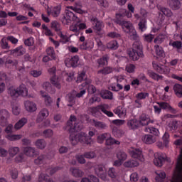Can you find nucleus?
<instances>
[{
	"label": "nucleus",
	"mask_w": 182,
	"mask_h": 182,
	"mask_svg": "<svg viewBox=\"0 0 182 182\" xmlns=\"http://www.w3.org/2000/svg\"><path fill=\"white\" fill-rule=\"evenodd\" d=\"M127 54L130 59L134 61L139 60L140 58H144V54H143V45L141 44V42L135 41L132 48L128 50Z\"/></svg>",
	"instance_id": "1"
},
{
	"label": "nucleus",
	"mask_w": 182,
	"mask_h": 182,
	"mask_svg": "<svg viewBox=\"0 0 182 182\" xmlns=\"http://www.w3.org/2000/svg\"><path fill=\"white\" fill-rule=\"evenodd\" d=\"M70 141L73 146H76L77 143H82V144H92V139L87 136L85 132L78 134L71 133L70 134Z\"/></svg>",
	"instance_id": "2"
},
{
	"label": "nucleus",
	"mask_w": 182,
	"mask_h": 182,
	"mask_svg": "<svg viewBox=\"0 0 182 182\" xmlns=\"http://www.w3.org/2000/svg\"><path fill=\"white\" fill-rule=\"evenodd\" d=\"M82 129H83V124L82 122L77 120L76 117L70 116V120L67 122L66 130L70 132V134H72V133L80 132Z\"/></svg>",
	"instance_id": "3"
},
{
	"label": "nucleus",
	"mask_w": 182,
	"mask_h": 182,
	"mask_svg": "<svg viewBox=\"0 0 182 182\" xmlns=\"http://www.w3.org/2000/svg\"><path fill=\"white\" fill-rule=\"evenodd\" d=\"M173 144L178 146L181 149V154L177 160L176 168L173 173V176L182 178V138L176 139Z\"/></svg>",
	"instance_id": "4"
},
{
	"label": "nucleus",
	"mask_w": 182,
	"mask_h": 182,
	"mask_svg": "<svg viewBox=\"0 0 182 182\" xmlns=\"http://www.w3.org/2000/svg\"><path fill=\"white\" fill-rule=\"evenodd\" d=\"M107 105H98L97 107H91L90 109V112L93 116H95L96 114H99L100 113V111L102 112L106 116L108 117H113L114 114L111 111L107 110Z\"/></svg>",
	"instance_id": "5"
},
{
	"label": "nucleus",
	"mask_w": 182,
	"mask_h": 182,
	"mask_svg": "<svg viewBox=\"0 0 182 182\" xmlns=\"http://www.w3.org/2000/svg\"><path fill=\"white\" fill-rule=\"evenodd\" d=\"M129 153L132 159H135L141 163H144V155H143V151H141V149L137 148H131L129 149Z\"/></svg>",
	"instance_id": "6"
},
{
	"label": "nucleus",
	"mask_w": 182,
	"mask_h": 182,
	"mask_svg": "<svg viewBox=\"0 0 182 182\" xmlns=\"http://www.w3.org/2000/svg\"><path fill=\"white\" fill-rule=\"evenodd\" d=\"M72 21L74 22H79V18H77V16L73 14V12L67 10L65 15L62 18V23L64 25H69Z\"/></svg>",
	"instance_id": "7"
},
{
	"label": "nucleus",
	"mask_w": 182,
	"mask_h": 182,
	"mask_svg": "<svg viewBox=\"0 0 182 182\" xmlns=\"http://www.w3.org/2000/svg\"><path fill=\"white\" fill-rule=\"evenodd\" d=\"M124 80V77L122 75L115 76L111 78V82H116L117 87L114 85H112L109 87V90H112L113 92H119V90H122L123 89V85H122V82Z\"/></svg>",
	"instance_id": "8"
},
{
	"label": "nucleus",
	"mask_w": 182,
	"mask_h": 182,
	"mask_svg": "<svg viewBox=\"0 0 182 182\" xmlns=\"http://www.w3.org/2000/svg\"><path fill=\"white\" fill-rule=\"evenodd\" d=\"M166 159H167L166 154L157 153L155 154L154 164H155L156 167H161V166H163V163L166 161Z\"/></svg>",
	"instance_id": "9"
},
{
	"label": "nucleus",
	"mask_w": 182,
	"mask_h": 182,
	"mask_svg": "<svg viewBox=\"0 0 182 182\" xmlns=\"http://www.w3.org/2000/svg\"><path fill=\"white\" fill-rule=\"evenodd\" d=\"M95 174L98 176L102 180H106L107 176V171L103 165H97L95 166Z\"/></svg>",
	"instance_id": "10"
},
{
	"label": "nucleus",
	"mask_w": 182,
	"mask_h": 182,
	"mask_svg": "<svg viewBox=\"0 0 182 182\" xmlns=\"http://www.w3.org/2000/svg\"><path fill=\"white\" fill-rule=\"evenodd\" d=\"M62 11V6L58 4L55 6H53L48 9V15H50L53 18H58L60 15V11Z\"/></svg>",
	"instance_id": "11"
},
{
	"label": "nucleus",
	"mask_w": 182,
	"mask_h": 182,
	"mask_svg": "<svg viewBox=\"0 0 182 182\" xmlns=\"http://www.w3.org/2000/svg\"><path fill=\"white\" fill-rule=\"evenodd\" d=\"M154 69L159 72V73H164V75H168L170 73V68L167 66L159 65V63L154 62L152 63Z\"/></svg>",
	"instance_id": "12"
},
{
	"label": "nucleus",
	"mask_w": 182,
	"mask_h": 182,
	"mask_svg": "<svg viewBox=\"0 0 182 182\" xmlns=\"http://www.w3.org/2000/svg\"><path fill=\"white\" fill-rule=\"evenodd\" d=\"M93 26V29L94 31H96V32H100V31H102V29H103L105 28V23H103V22L97 20V18L95 17H92L90 19Z\"/></svg>",
	"instance_id": "13"
},
{
	"label": "nucleus",
	"mask_w": 182,
	"mask_h": 182,
	"mask_svg": "<svg viewBox=\"0 0 182 182\" xmlns=\"http://www.w3.org/2000/svg\"><path fill=\"white\" fill-rule=\"evenodd\" d=\"M117 23L122 26V29L125 32H129L132 28L133 24L130 21H121L120 18H117Z\"/></svg>",
	"instance_id": "14"
},
{
	"label": "nucleus",
	"mask_w": 182,
	"mask_h": 182,
	"mask_svg": "<svg viewBox=\"0 0 182 182\" xmlns=\"http://www.w3.org/2000/svg\"><path fill=\"white\" fill-rule=\"evenodd\" d=\"M65 63L67 68H70L71 66H73V68H76V66L79 65V57L75 55L71 58H68L65 60Z\"/></svg>",
	"instance_id": "15"
},
{
	"label": "nucleus",
	"mask_w": 182,
	"mask_h": 182,
	"mask_svg": "<svg viewBox=\"0 0 182 182\" xmlns=\"http://www.w3.org/2000/svg\"><path fill=\"white\" fill-rule=\"evenodd\" d=\"M8 117H9V112L6 109L0 110V124L1 126H6L8 123Z\"/></svg>",
	"instance_id": "16"
},
{
	"label": "nucleus",
	"mask_w": 182,
	"mask_h": 182,
	"mask_svg": "<svg viewBox=\"0 0 182 182\" xmlns=\"http://www.w3.org/2000/svg\"><path fill=\"white\" fill-rule=\"evenodd\" d=\"M24 107L27 112L29 113H33V112H36L38 110V107H36V103L32 101H26L24 102Z\"/></svg>",
	"instance_id": "17"
},
{
	"label": "nucleus",
	"mask_w": 182,
	"mask_h": 182,
	"mask_svg": "<svg viewBox=\"0 0 182 182\" xmlns=\"http://www.w3.org/2000/svg\"><path fill=\"white\" fill-rule=\"evenodd\" d=\"M23 153L28 157H35L36 156V149L32 146H26L23 148Z\"/></svg>",
	"instance_id": "18"
},
{
	"label": "nucleus",
	"mask_w": 182,
	"mask_h": 182,
	"mask_svg": "<svg viewBox=\"0 0 182 182\" xmlns=\"http://www.w3.org/2000/svg\"><path fill=\"white\" fill-rule=\"evenodd\" d=\"M141 139L146 144H153L157 141V137L151 134H146L142 136Z\"/></svg>",
	"instance_id": "19"
},
{
	"label": "nucleus",
	"mask_w": 182,
	"mask_h": 182,
	"mask_svg": "<svg viewBox=\"0 0 182 182\" xmlns=\"http://www.w3.org/2000/svg\"><path fill=\"white\" fill-rule=\"evenodd\" d=\"M48 116H49V110H48V109L46 108L41 109L38 113L36 119L37 123H41V122H43V119H46Z\"/></svg>",
	"instance_id": "20"
},
{
	"label": "nucleus",
	"mask_w": 182,
	"mask_h": 182,
	"mask_svg": "<svg viewBox=\"0 0 182 182\" xmlns=\"http://www.w3.org/2000/svg\"><path fill=\"white\" fill-rule=\"evenodd\" d=\"M90 123L92 126H95V127L100 130H105V129H107V124L103 122L91 119Z\"/></svg>",
	"instance_id": "21"
},
{
	"label": "nucleus",
	"mask_w": 182,
	"mask_h": 182,
	"mask_svg": "<svg viewBox=\"0 0 182 182\" xmlns=\"http://www.w3.org/2000/svg\"><path fill=\"white\" fill-rule=\"evenodd\" d=\"M26 52V50L22 46H20L14 50H10L11 55H14V56H22V55H25Z\"/></svg>",
	"instance_id": "22"
},
{
	"label": "nucleus",
	"mask_w": 182,
	"mask_h": 182,
	"mask_svg": "<svg viewBox=\"0 0 182 182\" xmlns=\"http://www.w3.org/2000/svg\"><path fill=\"white\" fill-rule=\"evenodd\" d=\"M161 109H164V110H168L171 113L176 114L177 113V109L173 108V107L170 106L167 102H157Z\"/></svg>",
	"instance_id": "23"
},
{
	"label": "nucleus",
	"mask_w": 182,
	"mask_h": 182,
	"mask_svg": "<svg viewBox=\"0 0 182 182\" xmlns=\"http://www.w3.org/2000/svg\"><path fill=\"white\" fill-rule=\"evenodd\" d=\"M168 4L170 9H173V11H177L179 8H181L180 0H168Z\"/></svg>",
	"instance_id": "24"
},
{
	"label": "nucleus",
	"mask_w": 182,
	"mask_h": 182,
	"mask_svg": "<svg viewBox=\"0 0 182 182\" xmlns=\"http://www.w3.org/2000/svg\"><path fill=\"white\" fill-rule=\"evenodd\" d=\"M139 123L141 126H147L150 123H154V120L151 119L148 115L142 114L140 117Z\"/></svg>",
	"instance_id": "25"
},
{
	"label": "nucleus",
	"mask_w": 182,
	"mask_h": 182,
	"mask_svg": "<svg viewBox=\"0 0 182 182\" xmlns=\"http://www.w3.org/2000/svg\"><path fill=\"white\" fill-rule=\"evenodd\" d=\"M91 80H87L84 83L81 85L83 87H86V86H88V92L90 95H93V93H96V87L92 85Z\"/></svg>",
	"instance_id": "26"
},
{
	"label": "nucleus",
	"mask_w": 182,
	"mask_h": 182,
	"mask_svg": "<svg viewBox=\"0 0 182 182\" xmlns=\"http://www.w3.org/2000/svg\"><path fill=\"white\" fill-rule=\"evenodd\" d=\"M126 108L123 106H119L115 109H114V113L117 114L119 117L123 118L126 117Z\"/></svg>",
	"instance_id": "27"
},
{
	"label": "nucleus",
	"mask_w": 182,
	"mask_h": 182,
	"mask_svg": "<svg viewBox=\"0 0 182 182\" xmlns=\"http://www.w3.org/2000/svg\"><path fill=\"white\" fill-rule=\"evenodd\" d=\"M28 123V119L23 117L20 119L15 124L14 129L15 130H21V128L23 127Z\"/></svg>",
	"instance_id": "28"
},
{
	"label": "nucleus",
	"mask_w": 182,
	"mask_h": 182,
	"mask_svg": "<svg viewBox=\"0 0 182 182\" xmlns=\"http://www.w3.org/2000/svg\"><path fill=\"white\" fill-rule=\"evenodd\" d=\"M40 95L42 96V97H43L44 102L46 106H50V105L53 103V100H52V97L48 95L46 92L41 90L40 91Z\"/></svg>",
	"instance_id": "29"
},
{
	"label": "nucleus",
	"mask_w": 182,
	"mask_h": 182,
	"mask_svg": "<svg viewBox=\"0 0 182 182\" xmlns=\"http://www.w3.org/2000/svg\"><path fill=\"white\" fill-rule=\"evenodd\" d=\"M8 93L13 99H17V97H19L18 88H15V87H10L8 90Z\"/></svg>",
	"instance_id": "30"
},
{
	"label": "nucleus",
	"mask_w": 182,
	"mask_h": 182,
	"mask_svg": "<svg viewBox=\"0 0 182 182\" xmlns=\"http://www.w3.org/2000/svg\"><path fill=\"white\" fill-rule=\"evenodd\" d=\"M105 144L106 146H113L114 144L119 146V144H120V142L112 137V135L109 134V136L107 137V139L105 141Z\"/></svg>",
	"instance_id": "31"
},
{
	"label": "nucleus",
	"mask_w": 182,
	"mask_h": 182,
	"mask_svg": "<svg viewBox=\"0 0 182 182\" xmlns=\"http://www.w3.org/2000/svg\"><path fill=\"white\" fill-rule=\"evenodd\" d=\"M6 139L9 140V141H17L18 140H21L22 139V134H8L6 135Z\"/></svg>",
	"instance_id": "32"
},
{
	"label": "nucleus",
	"mask_w": 182,
	"mask_h": 182,
	"mask_svg": "<svg viewBox=\"0 0 182 182\" xmlns=\"http://www.w3.org/2000/svg\"><path fill=\"white\" fill-rule=\"evenodd\" d=\"M124 16H127V18H132V13L126 9H122L120 13L116 14L117 19H122Z\"/></svg>",
	"instance_id": "33"
},
{
	"label": "nucleus",
	"mask_w": 182,
	"mask_h": 182,
	"mask_svg": "<svg viewBox=\"0 0 182 182\" xmlns=\"http://www.w3.org/2000/svg\"><path fill=\"white\" fill-rule=\"evenodd\" d=\"M8 37L4 36L0 41V46L1 49L9 50L11 49V46L8 43Z\"/></svg>",
	"instance_id": "34"
},
{
	"label": "nucleus",
	"mask_w": 182,
	"mask_h": 182,
	"mask_svg": "<svg viewBox=\"0 0 182 182\" xmlns=\"http://www.w3.org/2000/svg\"><path fill=\"white\" fill-rule=\"evenodd\" d=\"M70 171L73 174V177H76L77 178L80 177H83V174H85V173H83L82 170L76 168H71L70 169Z\"/></svg>",
	"instance_id": "35"
},
{
	"label": "nucleus",
	"mask_w": 182,
	"mask_h": 182,
	"mask_svg": "<svg viewBox=\"0 0 182 182\" xmlns=\"http://www.w3.org/2000/svg\"><path fill=\"white\" fill-rule=\"evenodd\" d=\"M100 96L102 99H108L109 100H112L113 99V93L106 90L101 91Z\"/></svg>",
	"instance_id": "36"
},
{
	"label": "nucleus",
	"mask_w": 182,
	"mask_h": 182,
	"mask_svg": "<svg viewBox=\"0 0 182 182\" xmlns=\"http://www.w3.org/2000/svg\"><path fill=\"white\" fill-rule=\"evenodd\" d=\"M139 161H136L134 159H130L124 163V167H138L139 166Z\"/></svg>",
	"instance_id": "37"
},
{
	"label": "nucleus",
	"mask_w": 182,
	"mask_h": 182,
	"mask_svg": "<svg viewBox=\"0 0 182 182\" xmlns=\"http://www.w3.org/2000/svg\"><path fill=\"white\" fill-rule=\"evenodd\" d=\"M159 11L163 14L167 18H171L173 16V11L168 8L166 7H159Z\"/></svg>",
	"instance_id": "38"
},
{
	"label": "nucleus",
	"mask_w": 182,
	"mask_h": 182,
	"mask_svg": "<svg viewBox=\"0 0 182 182\" xmlns=\"http://www.w3.org/2000/svg\"><path fill=\"white\" fill-rule=\"evenodd\" d=\"M46 159H53V155L51 156V157L49 158V156H45V155H40L36 159H35L34 163L36 164H43V163H45L46 161Z\"/></svg>",
	"instance_id": "39"
},
{
	"label": "nucleus",
	"mask_w": 182,
	"mask_h": 182,
	"mask_svg": "<svg viewBox=\"0 0 182 182\" xmlns=\"http://www.w3.org/2000/svg\"><path fill=\"white\" fill-rule=\"evenodd\" d=\"M50 83L53 85L58 89H60V78L59 77L54 75L50 78Z\"/></svg>",
	"instance_id": "40"
},
{
	"label": "nucleus",
	"mask_w": 182,
	"mask_h": 182,
	"mask_svg": "<svg viewBox=\"0 0 182 182\" xmlns=\"http://www.w3.org/2000/svg\"><path fill=\"white\" fill-rule=\"evenodd\" d=\"M139 122L137 119H130L127 122V126L129 129H131L132 130H134L135 129H137L139 127Z\"/></svg>",
	"instance_id": "41"
},
{
	"label": "nucleus",
	"mask_w": 182,
	"mask_h": 182,
	"mask_svg": "<svg viewBox=\"0 0 182 182\" xmlns=\"http://www.w3.org/2000/svg\"><path fill=\"white\" fill-rule=\"evenodd\" d=\"M147 75L151 77V79H154V80H163V75H160L151 70L147 71Z\"/></svg>",
	"instance_id": "42"
},
{
	"label": "nucleus",
	"mask_w": 182,
	"mask_h": 182,
	"mask_svg": "<svg viewBox=\"0 0 182 182\" xmlns=\"http://www.w3.org/2000/svg\"><path fill=\"white\" fill-rule=\"evenodd\" d=\"M17 90L18 92L19 96H21V95L23 96V97L28 96V88H26V86H25V85H20L17 88Z\"/></svg>",
	"instance_id": "43"
},
{
	"label": "nucleus",
	"mask_w": 182,
	"mask_h": 182,
	"mask_svg": "<svg viewBox=\"0 0 182 182\" xmlns=\"http://www.w3.org/2000/svg\"><path fill=\"white\" fill-rule=\"evenodd\" d=\"M20 150L21 149L18 146H11L9 149L8 152L10 157H15V156L19 153Z\"/></svg>",
	"instance_id": "44"
},
{
	"label": "nucleus",
	"mask_w": 182,
	"mask_h": 182,
	"mask_svg": "<svg viewBox=\"0 0 182 182\" xmlns=\"http://www.w3.org/2000/svg\"><path fill=\"white\" fill-rule=\"evenodd\" d=\"M173 90L177 97H182V85L180 84H176L173 86Z\"/></svg>",
	"instance_id": "45"
},
{
	"label": "nucleus",
	"mask_w": 182,
	"mask_h": 182,
	"mask_svg": "<svg viewBox=\"0 0 182 182\" xmlns=\"http://www.w3.org/2000/svg\"><path fill=\"white\" fill-rule=\"evenodd\" d=\"M58 35L60 38V42L63 43H68V42H70V38H72V35L68 37V36H66V34H63L62 31L59 32Z\"/></svg>",
	"instance_id": "46"
},
{
	"label": "nucleus",
	"mask_w": 182,
	"mask_h": 182,
	"mask_svg": "<svg viewBox=\"0 0 182 182\" xmlns=\"http://www.w3.org/2000/svg\"><path fill=\"white\" fill-rule=\"evenodd\" d=\"M35 146L37 149H40V150H43L45 147H46V141L44 139H38L35 142Z\"/></svg>",
	"instance_id": "47"
},
{
	"label": "nucleus",
	"mask_w": 182,
	"mask_h": 182,
	"mask_svg": "<svg viewBox=\"0 0 182 182\" xmlns=\"http://www.w3.org/2000/svg\"><path fill=\"white\" fill-rule=\"evenodd\" d=\"M155 173L157 176H156V181L161 182L163 180H164V178H166V172L163 171H157Z\"/></svg>",
	"instance_id": "48"
},
{
	"label": "nucleus",
	"mask_w": 182,
	"mask_h": 182,
	"mask_svg": "<svg viewBox=\"0 0 182 182\" xmlns=\"http://www.w3.org/2000/svg\"><path fill=\"white\" fill-rule=\"evenodd\" d=\"M154 48L157 56H159V58H164V56H166V53H164V50H163V48H161L159 45H156Z\"/></svg>",
	"instance_id": "49"
},
{
	"label": "nucleus",
	"mask_w": 182,
	"mask_h": 182,
	"mask_svg": "<svg viewBox=\"0 0 182 182\" xmlns=\"http://www.w3.org/2000/svg\"><path fill=\"white\" fill-rule=\"evenodd\" d=\"M107 60H109V55H105L100 59L97 60L99 66H105V65H107Z\"/></svg>",
	"instance_id": "50"
},
{
	"label": "nucleus",
	"mask_w": 182,
	"mask_h": 182,
	"mask_svg": "<svg viewBox=\"0 0 182 182\" xmlns=\"http://www.w3.org/2000/svg\"><path fill=\"white\" fill-rule=\"evenodd\" d=\"M66 100L68 102V106L72 107L76 102V98L72 94H68L66 97Z\"/></svg>",
	"instance_id": "51"
},
{
	"label": "nucleus",
	"mask_w": 182,
	"mask_h": 182,
	"mask_svg": "<svg viewBox=\"0 0 182 182\" xmlns=\"http://www.w3.org/2000/svg\"><path fill=\"white\" fill-rule=\"evenodd\" d=\"M117 159H118V160H120V161L123 162L127 159V154H126L123 151H119L117 153Z\"/></svg>",
	"instance_id": "52"
},
{
	"label": "nucleus",
	"mask_w": 182,
	"mask_h": 182,
	"mask_svg": "<svg viewBox=\"0 0 182 182\" xmlns=\"http://www.w3.org/2000/svg\"><path fill=\"white\" fill-rule=\"evenodd\" d=\"M42 33L46 36H53V33H52V31H50V29L48 28L46 24L42 25Z\"/></svg>",
	"instance_id": "53"
},
{
	"label": "nucleus",
	"mask_w": 182,
	"mask_h": 182,
	"mask_svg": "<svg viewBox=\"0 0 182 182\" xmlns=\"http://www.w3.org/2000/svg\"><path fill=\"white\" fill-rule=\"evenodd\" d=\"M107 49H112V50H116L119 48V43L116 41H112L107 44Z\"/></svg>",
	"instance_id": "54"
},
{
	"label": "nucleus",
	"mask_w": 182,
	"mask_h": 182,
	"mask_svg": "<svg viewBox=\"0 0 182 182\" xmlns=\"http://www.w3.org/2000/svg\"><path fill=\"white\" fill-rule=\"evenodd\" d=\"M113 72V68L111 67L104 68L102 70H100L97 71L98 75H109V73H112Z\"/></svg>",
	"instance_id": "55"
},
{
	"label": "nucleus",
	"mask_w": 182,
	"mask_h": 182,
	"mask_svg": "<svg viewBox=\"0 0 182 182\" xmlns=\"http://www.w3.org/2000/svg\"><path fill=\"white\" fill-rule=\"evenodd\" d=\"M146 132L154 134L155 137H159L160 136V132H159L158 129L154 127L146 128Z\"/></svg>",
	"instance_id": "56"
},
{
	"label": "nucleus",
	"mask_w": 182,
	"mask_h": 182,
	"mask_svg": "<svg viewBox=\"0 0 182 182\" xmlns=\"http://www.w3.org/2000/svg\"><path fill=\"white\" fill-rule=\"evenodd\" d=\"M51 28L52 29H54V31H55V32H57L58 34L59 33V32H62L60 31V24L58 23V21H56L51 22Z\"/></svg>",
	"instance_id": "57"
},
{
	"label": "nucleus",
	"mask_w": 182,
	"mask_h": 182,
	"mask_svg": "<svg viewBox=\"0 0 182 182\" xmlns=\"http://www.w3.org/2000/svg\"><path fill=\"white\" fill-rule=\"evenodd\" d=\"M127 33H129L130 38L133 39V41H136L137 39V32L134 27H132Z\"/></svg>",
	"instance_id": "58"
},
{
	"label": "nucleus",
	"mask_w": 182,
	"mask_h": 182,
	"mask_svg": "<svg viewBox=\"0 0 182 182\" xmlns=\"http://www.w3.org/2000/svg\"><path fill=\"white\" fill-rule=\"evenodd\" d=\"M46 52L48 55V56H50L51 59H55L56 58V55L55 54V49H53V47H48Z\"/></svg>",
	"instance_id": "59"
},
{
	"label": "nucleus",
	"mask_w": 182,
	"mask_h": 182,
	"mask_svg": "<svg viewBox=\"0 0 182 182\" xmlns=\"http://www.w3.org/2000/svg\"><path fill=\"white\" fill-rule=\"evenodd\" d=\"M162 140L165 147H168V143H170V135L168 133L165 132L162 136Z\"/></svg>",
	"instance_id": "60"
},
{
	"label": "nucleus",
	"mask_w": 182,
	"mask_h": 182,
	"mask_svg": "<svg viewBox=\"0 0 182 182\" xmlns=\"http://www.w3.org/2000/svg\"><path fill=\"white\" fill-rule=\"evenodd\" d=\"M107 137H109V133H105V134H100L97 136V141L100 144H102V143H103L105 140L106 141Z\"/></svg>",
	"instance_id": "61"
},
{
	"label": "nucleus",
	"mask_w": 182,
	"mask_h": 182,
	"mask_svg": "<svg viewBox=\"0 0 182 182\" xmlns=\"http://www.w3.org/2000/svg\"><path fill=\"white\" fill-rule=\"evenodd\" d=\"M93 48V46L89 45V43L87 41L82 43V44L80 45V48L82 50H90Z\"/></svg>",
	"instance_id": "62"
},
{
	"label": "nucleus",
	"mask_w": 182,
	"mask_h": 182,
	"mask_svg": "<svg viewBox=\"0 0 182 182\" xmlns=\"http://www.w3.org/2000/svg\"><path fill=\"white\" fill-rule=\"evenodd\" d=\"M30 75L33 76V77H39L42 75V70H32L30 71Z\"/></svg>",
	"instance_id": "63"
},
{
	"label": "nucleus",
	"mask_w": 182,
	"mask_h": 182,
	"mask_svg": "<svg viewBox=\"0 0 182 182\" xmlns=\"http://www.w3.org/2000/svg\"><path fill=\"white\" fill-rule=\"evenodd\" d=\"M43 181L46 182H55L53 180L48 178V176H45V175L41 174L38 178V182H43Z\"/></svg>",
	"instance_id": "64"
}]
</instances>
